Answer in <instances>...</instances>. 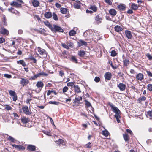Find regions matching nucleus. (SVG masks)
<instances>
[{
  "label": "nucleus",
  "mask_w": 152,
  "mask_h": 152,
  "mask_svg": "<svg viewBox=\"0 0 152 152\" xmlns=\"http://www.w3.org/2000/svg\"><path fill=\"white\" fill-rule=\"evenodd\" d=\"M83 35L86 40H93L98 38L95 32L91 30L86 31L83 33Z\"/></svg>",
  "instance_id": "f257e3e1"
},
{
  "label": "nucleus",
  "mask_w": 152,
  "mask_h": 152,
  "mask_svg": "<svg viewBox=\"0 0 152 152\" xmlns=\"http://www.w3.org/2000/svg\"><path fill=\"white\" fill-rule=\"evenodd\" d=\"M22 109L23 113L26 115H30L32 113L31 111L29 110L28 107L26 106L23 107Z\"/></svg>",
  "instance_id": "f03ea898"
},
{
  "label": "nucleus",
  "mask_w": 152,
  "mask_h": 152,
  "mask_svg": "<svg viewBox=\"0 0 152 152\" xmlns=\"http://www.w3.org/2000/svg\"><path fill=\"white\" fill-rule=\"evenodd\" d=\"M38 51L40 55L42 56V57L45 58L47 57V53L44 49L38 48Z\"/></svg>",
  "instance_id": "7ed1b4c3"
},
{
  "label": "nucleus",
  "mask_w": 152,
  "mask_h": 152,
  "mask_svg": "<svg viewBox=\"0 0 152 152\" xmlns=\"http://www.w3.org/2000/svg\"><path fill=\"white\" fill-rule=\"evenodd\" d=\"M110 106L113 109V112L116 113L115 115H120V111L117 107L114 106L112 104H110Z\"/></svg>",
  "instance_id": "20e7f679"
},
{
  "label": "nucleus",
  "mask_w": 152,
  "mask_h": 152,
  "mask_svg": "<svg viewBox=\"0 0 152 152\" xmlns=\"http://www.w3.org/2000/svg\"><path fill=\"white\" fill-rule=\"evenodd\" d=\"M21 79L20 83L23 86H26L29 82V80L27 79L21 78Z\"/></svg>",
  "instance_id": "39448f33"
},
{
  "label": "nucleus",
  "mask_w": 152,
  "mask_h": 152,
  "mask_svg": "<svg viewBox=\"0 0 152 152\" xmlns=\"http://www.w3.org/2000/svg\"><path fill=\"white\" fill-rule=\"evenodd\" d=\"M0 33L1 34L6 35H8L9 34L8 31L3 27L1 28Z\"/></svg>",
  "instance_id": "423d86ee"
},
{
  "label": "nucleus",
  "mask_w": 152,
  "mask_h": 152,
  "mask_svg": "<svg viewBox=\"0 0 152 152\" xmlns=\"http://www.w3.org/2000/svg\"><path fill=\"white\" fill-rule=\"evenodd\" d=\"M120 90L121 91H124L125 90L126 88V86L125 84L123 83H120L117 86Z\"/></svg>",
  "instance_id": "0eeeda50"
},
{
  "label": "nucleus",
  "mask_w": 152,
  "mask_h": 152,
  "mask_svg": "<svg viewBox=\"0 0 152 152\" xmlns=\"http://www.w3.org/2000/svg\"><path fill=\"white\" fill-rule=\"evenodd\" d=\"M27 149L29 151H34L36 150V147L32 145H29L27 146Z\"/></svg>",
  "instance_id": "6e6552de"
},
{
  "label": "nucleus",
  "mask_w": 152,
  "mask_h": 152,
  "mask_svg": "<svg viewBox=\"0 0 152 152\" xmlns=\"http://www.w3.org/2000/svg\"><path fill=\"white\" fill-rule=\"evenodd\" d=\"M82 100V97L78 96V97H76L75 98L73 102L75 104H78L80 103V101H81Z\"/></svg>",
  "instance_id": "1a4fd4ad"
},
{
  "label": "nucleus",
  "mask_w": 152,
  "mask_h": 152,
  "mask_svg": "<svg viewBox=\"0 0 152 152\" xmlns=\"http://www.w3.org/2000/svg\"><path fill=\"white\" fill-rule=\"evenodd\" d=\"M53 27L54 29L56 31L60 32H63V29L61 27L56 25H54Z\"/></svg>",
  "instance_id": "9d476101"
},
{
  "label": "nucleus",
  "mask_w": 152,
  "mask_h": 152,
  "mask_svg": "<svg viewBox=\"0 0 152 152\" xmlns=\"http://www.w3.org/2000/svg\"><path fill=\"white\" fill-rule=\"evenodd\" d=\"M111 76V74L109 72H106L104 75L105 79L108 80L110 79Z\"/></svg>",
  "instance_id": "9b49d317"
},
{
  "label": "nucleus",
  "mask_w": 152,
  "mask_h": 152,
  "mask_svg": "<svg viewBox=\"0 0 152 152\" xmlns=\"http://www.w3.org/2000/svg\"><path fill=\"white\" fill-rule=\"evenodd\" d=\"M125 34L128 38L131 39L132 38V35L131 32L130 31L128 30H126Z\"/></svg>",
  "instance_id": "f8f14e48"
},
{
  "label": "nucleus",
  "mask_w": 152,
  "mask_h": 152,
  "mask_svg": "<svg viewBox=\"0 0 152 152\" xmlns=\"http://www.w3.org/2000/svg\"><path fill=\"white\" fill-rule=\"evenodd\" d=\"M74 91L75 92L78 93L81 92L80 88L78 85L74 86Z\"/></svg>",
  "instance_id": "ddd939ff"
},
{
  "label": "nucleus",
  "mask_w": 152,
  "mask_h": 152,
  "mask_svg": "<svg viewBox=\"0 0 152 152\" xmlns=\"http://www.w3.org/2000/svg\"><path fill=\"white\" fill-rule=\"evenodd\" d=\"M137 79L141 81L143 79V75L142 73H139L136 76Z\"/></svg>",
  "instance_id": "4468645a"
},
{
  "label": "nucleus",
  "mask_w": 152,
  "mask_h": 152,
  "mask_svg": "<svg viewBox=\"0 0 152 152\" xmlns=\"http://www.w3.org/2000/svg\"><path fill=\"white\" fill-rule=\"evenodd\" d=\"M8 10L10 12L12 13H15L16 14H17L18 15H19V12L16 10H14V8L12 7H11L10 8H9L8 9Z\"/></svg>",
  "instance_id": "2eb2a0df"
},
{
  "label": "nucleus",
  "mask_w": 152,
  "mask_h": 152,
  "mask_svg": "<svg viewBox=\"0 0 152 152\" xmlns=\"http://www.w3.org/2000/svg\"><path fill=\"white\" fill-rule=\"evenodd\" d=\"M36 86L38 88H42L43 87L44 84L42 82L39 81L37 83Z\"/></svg>",
  "instance_id": "dca6fc26"
},
{
  "label": "nucleus",
  "mask_w": 152,
  "mask_h": 152,
  "mask_svg": "<svg viewBox=\"0 0 152 152\" xmlns=\"http://www.w3.org/2000/svg\"><path fill=\"white\" fill-rule=\"evenodd\" d=\"M32 3L33 6L35 7H37L39 4V2L37 0H33Z\"/></svg>",
  "instance_id": "f3484780"
},
{
  "label": "nucleus",
  "mask_w": 152,
  "mask_h": 152,
  "mask_svg": "<svg viewBox=\"0 0 152 152\" xmlns=\"http://www.w3.org/2000/svg\"><path fill=\"white\" fill-rule=\"evenodd\" d=\"M102 18L101 17H100L98 15H97L95 18V20L96 23L98 24H99L101 23Z\"/></svg>",
  "instance_id": "a211bd4d"
},
{
  "label": "nucleus",
  "mask_w": 152,
  "mask_h": 152,
  "mask_svg": "<svg viewBox=\"0 0 152 152\" xmlns=\"http://www.w3.org/2000/svg\"><path fill=\"white\" fill-rule=\"evenodd\" d=\"M52 16V15L51 12H46L44 14V16L47 18H50Z\"/></svg>",
  "instance_id": "6ab92c4d"
},
{
  "label": "nucleus",
  "mask_w": 152,
  "mask_h": 152,
  "mask_svg": "<svg viewBox=\"0 0 152 152\" xmlns=\"http://www.w3.org/2000/svg\"><path fill=\"white\" fill-rule=\"evenodd\" d=\"M44 23L46 26L50 29L52 31H53L54 28H53L52 26L50 24L49 22L48 21L45 22H44Z\"/></svg>",
  "instance_id": "aec40b11"
},
{
  "label": "nucleus",
  "mask_w": 152,
  "mask_h": 152,
  "mask_svg": "<svg viewBox=\"0 0 152 152\" xmlns=\"http://www.w3.org/2000/svg\"><path fill=\"white\" fill-rule=\"evenodd\" d=\"M118 7L120 10H123L126 8V6L124 4H121L118 5Z\"/></svg>",
  "instance_id": "412c9836"
},
{
  "label": "nucleus",
  "mask_w": 152,
  "mask_h": 152,
  "mask_svg": "<svg viewBox=\"0 0 152 152\" xmlns=\"http://www.w3.org/2000/svg\"><path fill=\"white\" fill-rule=\"evenodd\" d=\"M110 14L112 16H115L116 14V11L114 9H111L109 10Z\"/></svg>",
  "instance_id": "4be33fe9"
},
{
  "label": "nucleus",
  "mask_w": 152,
  "mask_h": 152,
  "mask_svg": "<svg viewBox=\"0 0 152 152\" xmlns=\"http://www.w3.org/2000/svg\"><path fill=\"white\" fill-rule=\"evenodd\" d=\"M10 4L11 6H15L16 7H20L21 6V4H19L18 2L15 1L12 2Z\"/></svg>",
  "instance_id": "5701e85b"
},
{
  "label": "nucleus",
  "mask_w": 152,
  "mask_h": 152,
  "mask_svg": "<svg viewBox=\"0 0 152 152\" xmlns=\"http://www.w3.org/2000/svg\"><path fill=\"white\" fill-rule=\"evenodd\" d=\"M115 30L117 32H119L122 31V28L120 26H116L115 27Z\"/></svg>",
  "instance_id": "b1692460"
},
{
  "label": "nucleus",
  "mask_w": 152,
  "mask_h": 152,
  "mask_svg": "<svg viewBox=\"0 0 152 152\" xmlns=\"http://www.w3.org/2000/svg\"><path fill=\"white\" fill-rule=\"evenodd\" d=\"M17 63L22 65L23 66H26L25 62L23 60H20L17 61Z\"/></svg>",
  "instance_id": "393cba45"
},
{
  "label": "nucleus",
  "mask_w": 152,
  "mask_h": 152,
  "mask_svg": "<svg viewBox=\"0 0 152 152\" xmlns=\"http://www.w3.org/2000/svg\"><path fill=\"white\" fill-rule=\"evenodd\" d=\"M39 32L40 34L44 35H45L46 34V31L44 28H40V29L39 30Z\"/></svg>",
  "instance_id": "a878e982"
},
{
  "label": "nucleus",
  "mask_w": 152,
  "mask_h": 152,
  "mask_svg": "<svg viewBox=\"0 0 152 152\" xmlns=\"http://www.w3.org/2000/svg\"><path fill=\"white\" fill-rule=\"evenodd\" d=\"M102 134L105 137H107L109 135V132L107 130H105L102 131Z\"/></svg>",
  "instance_id": "bb28decb"
},
{
  "label": "nucleus",
  "mask_w": 152,
  "mask_h": 152,
  "mask_svg": "<svg viewBox=\"0 0 152 152\" xmlns=\"http://www.w3.org/2000/svg\"><path fill=\"white\" fill-rule=\"evenodd\" d=\"M22 122L24 123H26L29 122L28 119L25 117H23L21 119Z\"/></svg>",
  "instance_id": "cd10ccee"
},
{
  "label": "nucleus",
  "mask_w": 152,
  "mask_h": 152,
  "mask_svg": "<svg viewBox=\"0 0 152 152\" xmlns=\"http://www.w3.org/2000/svg\"><path fill=\"white\" fill-rule=\"evenodd\" d=\"M39 73H38L37 74H36L34 75V76H31L30 77V79L33 80H34L37 79L38 77H39Z\"/></svg>",
  "instance_id": "c85d7f7f"
},
{
  "label": "nucleus",
  "mask_w": 152,
  "mask_h": 152,
  "mask_svg": "<svg viewBox=\"0 0 152 152\" xmlns=\"http://www.w3.org/2000/svg\"><path fill=\"white\" fill-rule=\"evenodd\" d=\"M71 61L73 62L77 63V60L75 56H72L71 58Z\"/></svg>",
  "instance_id": "c756f323"
},
{
  "label": "nucleus",
  "mask_w": 152,
  "mask_h": 152,
  "mask_svg": "<svg viewBox=\"0 0 152 152\" xmlns=\"http://www.w3.org/2000/svg\"><path fill=\"white\" fill-rule=\"evenodd\" d=\"M85 54V51H80L78 53V55L81 57L83 56Z\"/></svg>",
  "instance_id": "7c9ffc66"
},
{
  "label": "nucleus",
  "mask_w": 152,
  "mask_h": 152,
  "mask_svg": "<svg viewBox=\"0 0 152 152\" xmlns=\"http://www.w3.org/2000/svg\"><path fill=\"white\" fill-rule=\"evenodd\" d=\"M132 8L134 10H136L138 9V7L137 5L135 4H132L131 6Z\"/></svg>",
  "instance_id": "2f4dec72"
},
{
  "label": "nucleus",
  "mask_w": 152,
  "mask_h": 152,
  "mask_svg": "<svg viewBox=\"0 0 152 152\" xmlns=\"http://www.w3.org/2000/svg\"><path fill=\"white\" fill-rule=\"evenodd\" d=\"M90 9L94 12H96L97 10V7L94 5L91 6L90 7Z\"/></svg>",
  "instance_id": "473e14b6"
},
{
  "label": "nucleus",
  "mask_w": 152,
  "mask_h": 152,
  "mask_svg": "<svg viewBox=\"0 0 152 152\" xmlns=\"http://www.w3.org/2000/svg\"><path fill=\"white\" fill-rule=\"evenodd\" d=\"M123 137L124 138L126 141H128L129 140V135L127 134H123Z\"/></svg>",
  "instance_id": "72a5a7b5"
},
{
  "label": "nucleus",
  "mask_w": 152,
  "mask_h": 152,
  "mask_svg": "<svg viewBox=\"0 0 152 152\" xmlns=\"http://www.w3.org/2000/svg\"><path fill=\"white\" fill-rule=\"evenodd\" d=\"M80 44H81L80 45V46H82L83 45L86 46L87 45V43L86 42L83 40H80Z\"/></svg>",
  "instance_id": "f704fd0d"
},
{
  "label": "nucleus",
  "mask_w": 152,
  "mask_h": 152,
  "mask_svg": "<svg viewBox=\"0 0 152 152\" xmlns=\"http://www.w3.org/2000/svg\"><path fill=\"white\" fill-rule=\"evenodd\" d=\"M76 34V32L74 30H72L69 32V34L71 36H73Z\"/></svg>",
  "instance_id": "c9c22d12"
},
{
  "label": "nucleus",
  "mask_w": 152,
  "mask_h": 152,
  "mask_svg": "<svg viewBox=\"0 0 152 152\" xmlns=\"http://www.w3.org/2000/svg\"><path fill=\"white\" fill-rule=\"evenodd\" d=\"M117 55V53L114 50H112L111 52V56L112 57H115Z\"/></svg>",
  "instance_id": "e433bc0d"
},
{
  "label": "nucleus",
  "mask_w": 152,
  "mask_h": 152,
  "mask_svg": "<svg viewBox=\"0 0 152 152\" xmlns=\"http://www.w3.org/2000/svg\"><path fill=\"white\" fill-rule=\"evenodd\" d=\"M56 144L60 145L63 142V140L62 139H59L58 140L55 141Z\"/></svg>",
  "instance_id": "4c0bfd02"
},
{
  "label": "nucleus",
  "mask_w": 152,
  "mask_h": 152,
  "mask_svg": "<svg viewBox=\"0 0 152 152\" xmlns=\"http://www.w3.org/2000/svg\"><path fill=\"white\" fill-rule=\"evenodd\" d=\"M61 12L62 14H65L67 10L65 8H61Z\"/></svg>",
  "instance_id": "58836bf2"
},
{
  "label": "nucleus",
  "mask_w": 152,
  "mask_h": 152,
  "mask_svg": "<svg viewBox=\"0 0 152 152\" xmlns=\"http://www.w3.org/2000/svg\"><path fill=\"white\" fill-rule=\"evenodd\" d=\"M115 116L116 118L118 123H119L120 122L119 118H120V115H115Z\"/></svg>",
  "instance_id": "ea45409f"
},
{
  "label": "nucleus",
  "mask_w": 152,
  "mask_h": 152,
  "mask_svg": "<svg viewBox=\"0 0 152 152\" xmlns=\"http://www.w3.org/2000/svg\"><path fill=\"white\" fill-rule=\"evenodd\" d=\"M9 93H10V95L11 96H15V95L16 94L15 92L12 90H10L9 91Z\"/></svg>",
  "instance_id": "a19ab883"
},
{
  "label": "nucleus",
  "mask_w": 152,
  "mask_h": 152,
  "mask_svg": "<svg viewBox=\"0 0 152 152\" xmlns=\"http://www.w3.org/2000/svg\"><path fill=\"white\" fill-rule=\"evenodd\" d=\"M49 103L50 104H55L56 105H58L59 104V102H56V101H50L49 102Z\"/></svg>",
  "instance_id": "79ce46f5"
},
{
  "label": "nucleus",
  "mask_w": 152,
  "mask_h": 152,
  "mask_svg": "<svg viewBox=\"0 0 152 152\" xmlns=\"http://www.w3.org/2000/svg\"><path fill=\"white\" fill-rule=\"evenodd\" d=\"M146 98L145 96H143L140 97L138 99V101L139 102H141L142 101H144L146 100Z\"/></svg>",
  "instance_id": "37998d69"
},
{
  "label": "nucleus",
  "mask_w": 152,
  "mask_h": 152,
  "mask_svg": "<svg viewBox=\"0 0 152 152\" xmlns=\"http://www.w3.org/2000/svg\"><path fill=\"white\" fill-rule=\"evenodd\" d=\"M147 116L148 117H149L150 118H152V111H148L147 113Z\"/></svg>",
  "instance_id": "c03bdc74"
},
{
  "label": "nucleus",
  "mask_w": 152,
  "mask_h": 152,
  "mask_svg": "<svg viewBox=\"0 0 152 152\" xmlns=\"http://www.w3.org/2000/svg\"><path fill=\"white\" fill-rule=\"evenodd\" d=\"M85 104L86 106L88 107H89L91 106V104L90 102L88 101L85 100Z\"/></svg>",
  "instance_id": "a18cd8bd"
},
{
  "label": "nucleus",
  "mask_w": 152,
  "mask_h": 152,
  "mask_svg": "<svg viewBox=\"0 0 152 152\" xmlns=\"http://www.w3.org/2000/svg\"><path fill=\"white\" fill-rule=\"evenodd\" d=\"M5 109L7 110H11L12 109V108L8 104H6L5 105Z\"/></svg>",
  "instance_id": "49530a36"
},
{
  "label": "nucleus",
  "mask_w": 152,
  "mask_h": 152,
  "mask_svg": "<svg viewBox=\"0 0 152 152\" xmlns=\"http://www.w3.org/2000/svg\"><path fill=\"white\" fill-rule=\"evenodd\" d=\"M39 75L40 77L42 76H47L48 75V74H47L45 73L44 72H42L40 73H39Z\"/></svg>",
  "instance_id": "de8ad7c7"
},
{
  "label": "nucleus",
  "mask_w": 152,
  "mask_h": 152,
  "mask_svg": "<svg viewBox=\"0 0 152 152\" xmlns=\"http://www.w3.org/2000/svg\"><path fill=\"white\" fill-rule=\"evenodd\" d=\"M123 62L124 64L126 66H127L129 64V61L128 60L125 59L124 60Z\"/></svg>",
  "instance_id": "09e8293b"
},
{
  "label": "nucleus",
  "mask_w": 152,
  "mask_h": 152,
  "mask_svg": "<svg viewBox=\"0 0 152 152\" xmlns=\"http://www.w3.org/2000/svg\"><path fill=\"white\" fill-rule=\"evenodd\" d=\"M53 18L55 20H58L57 16L54 13H53Z\"/></svg>",
  "instance_id": "8fccbe9b"
},
{
  "label": "nucleus",
  "mask_w": 152,
  "mask_h": 152,
  "mask_svg": "<svg viewBox=\"0 0 152 152\" xmlns=\"http://www.w3.org/2000/svg\"><path fill=\"white\" fill-rule=\"evenodd\" d=\"M62 46L64 48H65L67 49H69V47L68 45H67L64 43L62 44Z\"/></svg>",
  "instance_id": "3c124183"
},
{
  "label": "nucleus",
  "mask_w": 152,
  "mask_h": 152,
  "mask_svg": "<svg viewBox=\"0 0 152 152\" xmlns=\"http://www.w3.org/2000/svg\"><path fill=\"white\" fill-rule=\"evenodd\" d=\"M105 2L109 5H111L112 2L110 0H104Z\"/></svg>",
  "instance_id": "603ef678"
},
{
  "label": "nucleus",
  "mask_w": 152,
  "mask_h": 152,
  "mask_svg": "<svg viewBox=\"0 0 152 152\" xmlns=\"http://www.w3.org/2000/svg\"><path fill=\"white\" fill-rule=\"evenodd\" d=\"M148 88L150 91H152V84H148Z\"/></svg>",
  "instance_id": "864d4df0"
},
{
  "label": "nucleus",
  "mask_w": 152,
  "mask_h": 152,
  "mask_svg": "<svg viewBox=\"0 0 152 152\" xmlns=\"http://www.w3.org/2000/svg\"><path fill=\"white\" fill-rule=\"evenodd\" d=\"M74 8H77V9H79L80 7V5H78V4H77L76 3H75L74 4Z\"/></svg>",
  "instance_id": "5fc2aeb1"
},
{
  "label": "nucleus",
  "mask_w": 152,
  "mask_h": 152,
  "mask_svg": "<svg viewBox=\"0 0 152 152\" xmlns=\"http://www.w3.org/2000/svg\"><path fill=\"white\" fill-rule=\"evenodd\" d=\"M8 139L9 140H10L12 142H14L15 141V139H14L13 137H12L11 136H10L8 138Z\"/></svg>",
  "instance_id": "6e6d98bb"
},
{
  "label": "nucleus",
  "mask_w": 152,
  "mask_h": 152,
  "mask_svg": "<svg viewBox=\"0 0 152 152\" xmlns=\"http://www.w3.org/2000/svg\"><path fill=\"white\" fill-rule=\"evenodd\" d=\"M25 147L22 145H18V149L20 150H24L25 149Z\"/></svg>",
  "instance_id": "4d7b16f0"
},
{
  "label": "nucleus",
  "mask_w": 152,
  "mask_h": 152,
  "mask_svg": "<svg viewBox=\"0 0 152 152\" xmlns=\"http://www.w3.org/2000/svg\"><path fill=\"white\" fill-rule=\"evenodd\" d=\"M100 78L98 77H95L94 79V81L96 82H98L100 80Z\"/></svg>",
  "instance_id": "13d9d810"
},
{
  "label": "nucleus",
  "mask_w": 152,
  "mask_h": 152,
  "mask_svg": "<svg viewBox=\"0 0 152 152\" xmlns=\"http://www.w3.org/2000/svg\"><path fill=\"white\" fill-rule=\"evenodd\" d=\"M68 88L67 87L65 86L64 87L63 89V92L64 93L65 92L67 91L68 90Z\"/></svg>",
  "instance_id": "bf43d9fd"
},
{
  "label": "nucleus",
  "mask_w": 152,
  "mask_h": 152,
  "mask_svg": "<svg viewBox=\"0 0 152 152\" xmlns=\"http://www.w3.org/2000/svg\"><path fill=\"white\" fill-rule=\"evenodd\" d=\"M4 76L7 78H10L11 77V75L8 74H5L4 75Z\"/></svg>",
  "instance_id": "052dcab7"
},
{
  "label": "nucleus",
  "mask_w": 152,
  "mask_h": 152,
  "mask_svg": "<svg viewBox=\"0 0 152 152\" xmlns=\"http://www.w3.org/2000/svg\"><path fill=\"white\" fill-rule=\"evenodd\" d=\"M30 59L33 60L34 63H36L37 62V60L33 56L30 57Z\"/></svg>",
  "instance_id": "680f3d73"
},
{
  "label": "nucleus",
  "mask_w": 152,
  "mask_h": 152,
  "mask_svg": "<svg viewBox=\"0 0 152 152\" xmlns=\"http://www.w3.org/2000/svg\"><path fill=\"white\" fill-rule=\"evenodd\" d=\"M5 41L4 39L3 38H0V43L1 44L4 42Z\"/></svg>",
  "instance_id": "e2e57ef3"
},
{
  "label": "nucleus",
  "mask_w": 152,
  "mask_h": 152,
  "mask_svg": "<svg viewBox=\"0 0 152 152\" xmlns=\"http://www.w3.org/2000/svg\"><path fill=\"white\" fill-rule=\"evenodd\" d=\"M74 85L73 83L69 82L67 83V86H72Z\"/></svg>",
  "instance_id": "0e129e2a"
},
{
  "label": "nucleus",
  "mask_w": 152,
  "mask_h": 152,
  "mask_svg": "<svg viewBox=\"0 0 152 152\" xmlns=\"http://www.w3.org/2000/svg\"><path fill=\"white\" fill-rule=\"evenodd\" d=\"M146 72L148 76L152 77V73L150 72L147 71H146Z\"/></svg>",
  "instance_id": "69168bd1"
},
{
  "label": "nucleus",
  "mask_w": 152,
  "mask_h": 152,
  "mask_svg": "<svg viewBox=\"0 0 152 152\" xmlns=\"http://www.w3.org/2000/svg\"><path fill=\"white\" fill-rule=\"evenodd\" d=\"M53 92H54V91H53V90H51V91L48 90L47 93V95L48 96H49L51 94V93H52Z\"/></svg>",
  "instance_id": "338daca9"
},
{
  "label": "nucleus",
  "mask_w": 152,
  "mask_h": 152,
  "mask_svg": "<svg viewBox=\"0 0 152 152\" xmlns=\"http://www.w3.org/2000/svg\"><path fill=\"white\" fill-rule=\"evenodd\" d=\"M147 56L148 57V59L150 60H151L152 59V56L149 54H148Z\"/></svg>",
  "instance_id": "774afa93"
}]
</instances>
